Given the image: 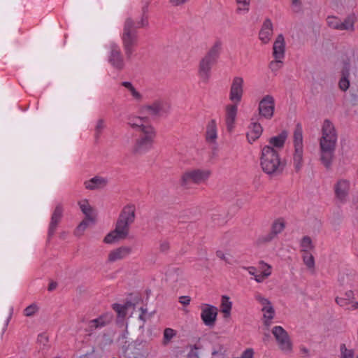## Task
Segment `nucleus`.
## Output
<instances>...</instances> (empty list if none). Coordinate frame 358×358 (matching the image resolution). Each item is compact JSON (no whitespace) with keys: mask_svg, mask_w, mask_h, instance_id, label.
Returning a JSON list of instances; mask_svg holds the SVG:
<instances>
[{"mask_svg":"<svg viewBox=\"0 0 358 358\" xmlns=\"http://www.w3.org/2000/svg\"><path fill=\"white\" fill-rule=\"evenodd\" d=\"M141 17L140 21L136 25L134 21L128 17L126 19L123 32L121 36L122 46L124 50L126 57L130 60L132 55L135 51V48L138 45V36L137 29L140 27H146L148 26V8L150 0H141Z\"/></svg>","mask_w":358,"mask_h":358,"instance_id":"f257e3e1","label":"nucleus"},{"mask_svg":"<svg viewBox=\"0 0 358 358\" xmlns=\"http://www.w3.org/2000/svg\"><path fill=\"white\" fill-rule=\"evenodd\" d=\"M135 218V206L127 204L124 206L117 220L115 229L105 236L103 242L110 244L127 238L129 232V227L134 223Z\"/></svg>","mask_w":358,"mask_h":358,"instance_id":"f03ea898","label":"nucleus"},{"mask_svg":"<svg viewBox=\"0 0 358 358\" xmlns=\"http://www.w3.org/2000/svg\"><path fill=\"white\" fill-rule=\"evenodd\" d=\"M260 166L262 171L270 176L282 173L285 164L281 161L278 152L270 145H264L261 150Z\"/></svg>","mask_w":358,"mask_h":358,"instance_id":"7ed1b4c3","label":"nucleus"},{"mask_svg":"<svg viewBox=\"0 0 358 358\" xmlns=\"http://www.w3.org/2000/svg\"><path fill=\"white\" fill-rule=\"evenodd\" d=\"M222 49V41L217 40L200 60L198 68V76L203 83H206L208 82L211 76L212 67L217 63L220 56Z\"/></svg>","mask_w":358,"mask_h":358,"instance_id":"20e7f679","label":"nucleus"},{"mask_svg":"<svg viewBox=\"0 0 358 358\" xmlns=\"http://www.w3.org/2000/svg\"><path fill=\"white\" fill-rule=\"evenodd\" d=\"M293 165L296 172H299L303 162V127L301 123H297L293 132Z\"/></svg>","mask_w":358,"mask_h":358,"instance_id":"39448f33","label":"nucleus"},{"mask_svg":"<svg viewBox=\"0 0 358 358\" xmlns=\"http://www.w3.org/2000/svg\"><path fill=\"white\" fill-rule=\"evenodd\" d=\"M139 133V136L136 141L133 151L136 154H143L152 148L156 137V131L152 126H148L143 127V131Z\"/></svg>","mask_w":358,"mask_h":358,"instance_id":"423d86ee","label":"nucleus"},{"mask_svg":"<svg viewBox=\"0 0 358 358\" xmlns=\"http://www.w3.org/2000/svg\"><path fill=\"white\" fill-rule=\"evenodd\" d=\"M210 171L201 169H192L182 173L180 185L185 189H189L192 185H199L208 178Z\"/></svg>","mask_w":358,"mask_h":358,"instance_id":"0eeeda50","label":"nucleus"},{"mask_svg":"<svg viewBox=\"0 0 358 358\" xmlns=\"http://www.w3.org/2000/svg\"><path fill=\"white\" fill-rule=\"evenodd\" d=\"M338 135L334 124L329 120H325L322 127V136L320 139V146L336 148Z\"/></svg>","mask_w":358,"mask_h":358,"instance_id":"6e6552de","label":"nucleus"},{"mask_svg":"<svg viewBox=\"0 0 358 358\" xmlns=\"http://www.w3.org/2000/svg\"><path fill=\"white\" fill-rule=\"evenodd\" d=\"M108 62L116 70L120 71L125 66V62L118 44L112 42L108 46Z\"/></svg>","mask_w":358,"mask_h":358,"instance_id":"1a4fd4ad","label":"nucleus"},{"mask_svg":"<svg viewBox=\"0 0 358 358\" xmlns=\"http://www.w3.org/2000/svg\"><path fill=\"white\" fill-rule=\"evenodd\" d=\"M279 348L284 352L288 353L292 351V343L287 332L281 326H275L272 329Z\"/></svg>","mask_w":358,"mask_h":358,"instance_id":"9d476101","label":"nucleus"},{"mask_svg":"<svg viewBox=\"0 0 358 358\" xmlns=\"http://www.w3.org/2000/svg\"><path fill=\"white\" fill-rule=\"evenodd\" d=\"M200 308L201 319L203 324L209 328L214 327L218 314L217 308L210 304L203 303Z\"/></svg>","mask_w":358,"mask_h":358,"instance_id":"9b49d317","label":"nucleus"},{"mask_svg":"<svg viewBox=\"0 0 358 358\" xmlns=\"http://www.w3.org/2000/svg\"><path fill=\"white\" fill-rule=\"evenodd\" d=\"M275 99L273 96L267 94L259 101L258 110L260 117L266 120H271L274 115Z\"/></svg>","mask_w":358,"mask_h":358,"instance_id":"f8f14e48","label":"nucleus"},{"mask_svg":"<svg viewBox=\"0 0 358 358\" xmlns=\"http://www.w3.org/2000/svg\"><path fill=\"white\" fill-rule=\"evenodd\" d=\"M243 78L236 76L233 78L229 92V99L232 102L235 103L241 102L243 94Z\"/></svg>","mask_w":358,"mask_h":358,"instance_id":"ddd939ff","label":"nucleus"},{"mask_svg":"<svg viewBox=\"0 0 358 358\" xmlns=\"http://www.w3.org/2000/svg\"><path fill=\"white\" fill-rule=\"evenodd\" d=\"M285 228V222L283 218L275 220L271 227V231L266 235L262 236L260 241L262 243H268L273 240Z\"/></svg>","mask_w":358,"mask_h":358,"instance_id":"4468645a","label":"nucleus"},{"mask_svg":"<svg viewBox=\"0 0 358 358\" xmlns=\"http://www.w3.org/2000/svg\"><path fill=\"white\" fill-rule=\"evenodd\" d=\"M350 191V181L345 179H341L334 185L336 198L342 203L347 201Z\"/></svg>","mask_w":358,"mask_h":358,"instance_id":"2eb2a0df","label":"nucleus"},{"mask_svg":"<svg viewBox=\"0 0 358 358\" xmlns=\"http://www.w3.org/2000/svg\"><path fill=\"white\" fill-rule=\"evenodd\" d=\"M169 106L168 104L163 101H155L150 105L144 106L142 108L143 113H148L152 116H157L163 113H167L169 111Z\"/></svg>","mask_w":358,"mask_h":358,"instance_id":"dca6fc26","label":"nucleus"},{"mask_svg":"<svg viewBox=\"0 0 358 358\" xmlns=\"http://www.w3.org/2000/svg\"><path fill=\"white\" fill-rule=\"evenodd\" d=\"M335 150L336 148L320 146V159L327 170L331 168Z\"/></svg>","mask_w":358,"mask_h":358,"instance_id":"f3484780","label":"nucleus"},{"mask_svg":"<svg viewBox=\"0 0 358 358\" xmlns=\"http://www.w3.org/2000/svg\"><path fill=\"white\" fill-rule=\"evenodd\" d=\"M63 215V206L61 203L56 206L52 216L48 229V237L51 238L57 229V225L61 221Z\"/></svg>","mask_w":358,"mask_h":358,"instance_id":"a211bd4d","label":"nucleus"},{"mask_svg":"<svg viewBox=\"0 0 358 358\" xmlns=\"http://www.w3.org/2000/svg\"><path fill=\"white\" fill-rule=\"evenodd\" d=\"M238 104H229L226 106V127L227 131L231 132L234 128V123L238 112Z\"/></svg>","mask_w":358,"mask_h":358,"instance_id":"6ab92c4d","label":"nucleus"},{"mask_svg":"<svg viewBox=\"0 0 358 358\" xmlns=\"http://www.w3.org/2000/svg\"><path fill=\"white\" fill-rule=\"evenodd\" d=\"M354 299V292L352 290L347 291L344 297L337 296L336 298V302L340 306L346 307L348 310H356L358 308V302L352 301Z\"/></svg>","mask_w":358,"mask_h":358,"instance_id":"aec40b11","label":"nucleus"},{"mask_svg":"<svg viewBox=\"0 0 358 358\" xmlns=\"http://www.w3.org/2000/svg\"><path fill=\"white\" fill-rule=\"evenodd\" d=\"M112 319L113 316L110 314H103L88 322V331H93L96 329L102 328L108 324L112 321Z\"/></svg>","mask_w":358,"mask_h":358,"instance_id":"412c9836","label":"nucleus"},{"mask_svg":"<svg viewBox=\"0 0 358 358\" xmlns=\"http://www.w3.org/2000/svg\"><path fill=\"white\" fill-rule=\"evenodd\" d=\"M263 127L257 122H252L248 127V131L246 134L247 140L249 143L252 144L262 134Z\"/></svg>","mask_w":358,"mask_h":358,"instance_id":"4be33fe9","label":"nucleus"},{"mask_svg":"<svg viewBox=\"0 0 358 358\" xmlns=\"http://www.w3.org/2000/svg\"><path fill=\"white\" fill-rule=\"evenodd\" d=\"M273 34V24L268 18L266 19L263 22L262 28L259 33V40L264 44L268 43Z\"/></svg>","mask_w":358,"mask_h":358,"instance_id":"5701e85b","label":"nucleus"},{"mask_svg":"<svg viewBox=\"0 0 358 358\" xmlns=\"http://www.w3.org/2000/svg\"><path fill=\"white\" fill-rule=\"evenodd\" d=\"M285 52V43L282 34H279L273 45V56L275 59H283Z\"/></svg>","mask_w":358,"mask_h":358,"instance_id":"b1692460","label":"nucleus"},{"mask_svg":"<svg viewBox=\"0 0 358 358\" xmlns=\"http://www.w3.org/2000/svg\"><path fill=\"white\" fill-rule=\"evenodd\" d=\"M131 252V248L127 246H122L110 252L108 261L115 262L126 258Z\"/></svg>","mask_w":358,"mask_h":358,"instance_id":"393cba45","label":"nucleus"},{"mask_svg":"<svg viewBox=\"0 0 358 358\" xmlns=\"http://www.w3.org/2000/svg\"><path fill=\"white\" fill-rule=\"evenodd\" d=\"M287 136V131L282 130L278 135L271 137L268 139V145L273 147V148L281 149L284 147Z\"/></svg>","mask_w":358,"mask_h":358,"instance_id":"a878e982","label":"nucleus"},{"mask_svg":"<svg viewBox=\"0 0 358 358\" xmlns=\"http://www.w3.org/2000/svg\"><path fill=\"white\" fill-rule=\"evenodd\" d=\"M217 138V123L215 120H211L206 126V141L214 143Z\"/></svg>","mask_w":358,"mask_h":358,"instance_id":"bb28decb","label":"nucleus"},{"mask_svg":"<svg viewBox=\"0 0 358 358\" xmlns=\"http://www.w3.org/2000/svg\"><path fill=\"white\" fill-rule=\"evenodd\" d=\"M107 183V180L95 176L90 179V180H87L85 182V185L86 189H94L96 188H99L103 186H105Z\"/></svg>","mask_w":358,"mask_h":358,"instance_id":"cd10ccee","label":"nucleus"},{"mask_svg":"<svg viewBox=\"0 0 358 358\" xmlns=\"http://www.w3.org/2000/svg\"><path fill=\"white\" fill-rule=\"evenodd\" d=\"M145 117H131L128 119V124L134 128L138 129L139 132L143 131V128L150 126V124H145Z\"/></svg>","mask_w":358,"mask_h":358,"instance_id":"c85d7f7f","label":"nucleus"},{"mask_svg":"<svg viewBox=\"0 0 358 358\" xmlns=\"http://www.w3.org/2000/svg\"><path fill=\"white\" fill-rule=\"evenodd\" d=\"M80 208L83 213L85 215V219L90 220L91 222L94 221V218L92 217L93 208L90 205L87 200L85 199L78 203Z\"/></svg>","mask_w":358,"mask_h":358,"instance_id":"c756f323","label":"nucleus"},{"mask_svg":"<svg viewBox=\"0 0 358 358\" xmlns=\"http://www.w3.org/2000/svg\"><path fill=\"white\" fill-rule=\"evenodd\" d=\"M262 310L264 313V324L266 327H268L271 324V320L275 316V310L273 307L270 305L268 306H264Z\"/></svg>","mask_w":358,"mask_h":358,"instance_id":"7c9ffc66","label":"nucleus"},{"mask_svg":"<svg viewBox=\"0 0 358 358\" xmlns=\"http://www.w3.org/2000/svg\"><path fill=\"white\" fill-rule=\"evenodd\" d=\"M260 264H262L264 266H266V268L264 269V271L259 273V274H256L255 275V280L257 282H262L264 280L268 278L271 274V267L266 264L264 262L261 261Z\"/></svg>","mask_w":358,"mask_h":358,"instance_id":"2f4dec72","label":"nucleus"},{"mask_svg":"<svg viewBox=\"0 0 358 358\" xmlns=\"http://www.w3.org/2000/svg\"><path fill=\"white\" fill-rule=\"evenodd\" d=\"M232 307V303L230 301V299L229 296H222V302H221V308L222 312L224 314V317H228L230 315L231 310Z\"/></svg>","mask_w":358,"mask_h":358,"instance_id":"473e14b6","label":"nucleus"},{"mask_svg":"<svg viewBox=\"0 0 358 358\" xmlns=\"http://www.w3.org/2000/svg\"><path fill=\"white\" fill-rule=\"evenodd\" d=\"M130 305V302H127L124 305L115 303L112 305V307L113 309L117 313L118 317L124 318L127 315V310Z\"/></svg>","mask_w":358,"mask_h":358,"instance_id":"72a5a7b5","label":"nucleus"},{"mask_svg":"<svg viewBox=\"0 0 358 358\" xmlns=\"http://www.w3.org/2000/svg\"><path fill=\"white\" fill-rule=\"evenodd\" d=\"M121 85L127 88L130 92L134 99L136 101H141L142 99V95L135 89L131 82L124 81L121 83Z\"/></svg>","mask_w":358,"mask_h":358,"instance_id":"f704fd0d","label":"nucleus"},{"mask_svg":"<svg viewBox=\"0 0 358 358\" xmlns=\"http://www.w3.org/2000/svg\"><path fill=\"white\" fill-rule=\"evenodd\" d=\"M300 246L301 248V251L304 252H308L310 250L313 248V245L312 240L310 236H305L302 238L300 242Z\"/></svg>","mask_w":358,"mask_h":358,"instance_id":"c9c22d12","label":"nucleus"},{"mask_svg":"<svg viewBox=\"0 0 358 358\" xmlns=\"http://www.w3.org/2000/svg\"><path fill=\"white\" fill-rule=\"evenodd\" d=\"M339 30H353L354 29V20L351 16L347 17L343 22L341 21L339 24Z\"/></svg>","mask_w":358,"mask_h":358,"instance_id":"e433bc0d","label":"nucleus"},{"mask_svg":"<svg viewBox=\"0 0 358 358\" xmlns=\"http://www.w3.org/2000/svg\"><path fill=\"white\" fill-rule=\"evenodd\" d=\"M237 4L238 5L236 12L238 13H241L242 12L243 13H248L249 10V6H250V0H236Z\"/></svg>","mask_w":358,"mask_h":358,"instance_id":"4c0bfd02","label":"nucleus"},{"mask_svg":"<svg viewBox=\"0 0 358 358\" xmlns=\"http://www.w3.org/2000/svg\"><path fill=\"white\" fill-rule=\"evenodd\" d=\"M176 332L171 328H166L164 331L163 344L167 345L170 341L176 336Z\"/></svg>","mask_w":358,"mask_h":358,"instance_id":"58836bf2","label":"nucleus"},{"mask_svg":"<svg viewBox=\"0 0 358 358\" xmlns=\"http://www.w3.org/2000/svg\"><path fill=\"white\" fill-rule=\"evenodd\" d=\"M341 358H354V350L348 349L345 344L343 343L340 345Z\"/></svg>","mask_w":358,"mask_h":358,"instance_id":"ea45409f","label":"nucleus"},{"mask_svg":"<svg viewBox=\"0 0 358 358\" xmlns=\"http://www.w3.org/2000/svg\"><path fill=\"white\" fill-rule=\"evenodd\" d=\"M282 59H275L269 63L268 68L272 72L276 73L282 67L283 62Z\"/></svg>","mask_w":358,"mask_h":358,"instance_id":"a19ab883","label":"nucleus"},{"mask_svg":"<svg viewBox=\"0 0 358 358\" xmlns=\"http://www.w3.org/2000/svg\"><path fill=\"white\" fill-rule=\"evenodd\" d=\"M303 261L306 266L308 268H314L315 267V259L314 257L310 254L308 252H305L303 255Z\"/></svg>","mask_w":358,"mask_h":358,"instance_id":"79ce46f5","label":"nucleus"},{"mask_svg":"<svg viewBox=\"0 0 358 358\" xmlns=\"http://www.w3.org/2000/svg\"><path fill=\"white\" fill-rule=\"evenodd\" d=\"M327 22L329 27L339 30L341 20L337 17L329 16L327 19Z\"/></svg>","mask_w":358,"mask_h":358,"instance_id":"37998d69","label":"nucleus"},{"mask_svg":"<svg viewBox=\"0 0 358 358\" xmlns=\"http://www.w3.org/2000/svg\"><path fill=\"white\" fill-rule=\"evenodd\" d=\"M38 310V307L36 304L32 303L29 306H28L24 310V314L27 317H31L34 315Z\"/></svg>","mask_w":358,"mask_h":358,"instance_id":"c03bdc74","label":"nucleus"},{"mask_svg":"<svg viewBox=\"0 0 358 358\" xmlns=\"http://www.w3.org/2000/svg\"><path fill=\"white\" fill-rule=\"evenodd\" d=\"M105 128V124L104 121L102 119H99L97 121L96 128H95V137L96 138H98L101 134L102 133V131Z\"/></svg>","mask_w":358,"mask_h":358,"instance_id":"a18cd8bd","label":"nucleus"},{"mask_svg":"<svg viewBox=\"0 0 358 358\" xmlns=\"http://www.w3.org/2000/svg\"><path fill=\"white\" fill-rule=\"evenodd\" d=\"M339 87L343 91H346L350 86L349 78L341 77L338 83Z\"/></svg>","mask_w":358,"mask_h":358,"instance_id":"49530a36","label":"nucleus"},{"mask_svg":"<svg viewBox=\"0 0 358 358\" xmlns=\"http://www.w3.org/2000/svg\"><path fill=\"white\" fill-rule=\"evenodd\" d=\"M255 299L259 301L262 306H268L271 305V301L268 299L264 298L262 294H257L255 296Z\"/></svg>","mask_w":358,"mask_h":358,"instance_id":"de8ad7c7","label":"nucleus"},{"mask_svg":"<svg viewBox=\"0 0 358 358\" xmlns=\"http://www.w3.org/2000/svg\"><path fill=\"white\" fill-rule=\"evenodd\" d=\"M225 354V350L223 345H220L218 349H213L212 352L213 356L220 355V358H224Z\"/></svg>","mask_w":358,"mask_h":358,"instance_id":"09e8293b","label":"nucleus"},{"mask_svg":"<svg viewBox=\"0 0 358 358\" xmlns=\"http://www.w3.org/2000/svg\"><path fill=\"white\" fill-rule=\"evenodd\" d=\"M37 341L45 347L48 345V337L45 334H41L38 336Z\"/></svg>","mask_w":358,"mask_h":358,"instance_id":"8fccbe9b","label":"nucleus"},{"mask_svg":"<svg viewBox=\"0 0 358 358\" xmlns=\"http://www.w3.org/2000/svg\"><path fill=\"white\" fill-rule=\"evenodd\" d=\"M254 354L255 352L252 348H247L242 352L241 357L238 358H253Z\"/></svg>","mask_w":358,"mask_h":358,"instance_id":"3c124183","label":"nucleus"},{"mask_svg":"<svg viewBox=\"0 0 358 358\" xmlns=\"http://www.w3.org/2000/svg\"><path fill=\"white\" fill-rule=\"evenodd\" d=\"M341 74L343 77L349 78L350 76V64L348 62H345Z\"/></svg>","mask_w":358,"mask_h":358,"instance_id":"603ef678","label":"nucleus"},{"mask_svg":"<svg viewBox=\"0 0 358 358\" xmlns=\"http://www.w3.org/2000/svg\"><path fill=\"white\" fill-rule=\"evenodd\" d=\"M91 222L90 220H88L87 219L83 220L80 224L77 227L78 231H83L87 225L89 224V222Z\"/></svg>","mask_w":358,"mask_h":358,"instance_id":"864d4df0","label":"nucleus"},{"mask_svg":"<svg viewBox=\"0 0 358 358\" xmlns=\"http://www.w3.org/2000/svg\"><path fill=\"white\" fill-rule=\"evenodd\" d=\"M189 0H169L173 6H179L187 3Z\"/></svg>","mask_w":358,"mask_h":358,"instance_id":"5fc2aeb1","label":"nucleus"},{"mask_svg":"<svg viewBox=\"0 0 358 358\" xmlns=\"http://www.w3.org/2000/svg\"><path fill=\"white\" fill-rule=\"evenodd\" d=\"M191 348H192V350L188 354V357H194L196 358H199V353L197 352H193V350H199V349H200V347L196 345H194L191 346Z\"/></svg>","mask_w":358,"mask_h":358,"instance_id":"6e6d98bb","label":"nucleus"},{"mask_svg":"<svg viewBox=\"0 0 358 358\" xmlns=\"http://www.w3.org/2000/svg\"><path fill=\"white\" fill-rule=\"evenodd\" d=\"M190 297L188 296H180V303H181L182 304L185 305V306H187L190 303Z\"/></svg>","mask_w":358,"mask_h":358,"instance_id":"4d7b16f0","label":"nucleus"},{"mask_svg":"<svg viewBox=\"0 0 358 358\" xmlns=\"http://www.w3.org/2000/svg\"><path fill=\"white\" fill-rule=\"evenodd\" d=\"M216 256H217L218 258H220V259H221L224 260L225 262H227V263L229 264V261L228 258L225 256V255L224 254V252H223L222 251H221V250H217V251L216 252Z\"/></svg>","mask_w":358,"mask_h":358,"instance_id":"13d9d810","label":"nucleus"},{"mask_svg":"<svg viewBox=\"0 0 358 358\" xmlns=\"http://www.w3.org/2000/svg\"><path fill=\"white\" fill-rule=\"evenodd\" d=\"M159 249L162 252H166L169 249V243L167 241H164L160 243Z\"/></svg>","mask_w":358,"mask_h":358,"instance_id":"bf43d9fd","label":"nucleus"},{"mask_svg":"<svg viewBox=\"0 0 358 358\" xmlns=\"http://www.w3.org/2000/svg\"><path fill=\"white\" fill-rule=\"evenodd\" d=\"M245 269L248 270V273L252 275L257 274V268L255 266L244 267Z\"/></svg>","mask_w":358,"mask_h":358,"instance_id":"052dcab7","label":"nucleus"},{"mask_svg":"<svg viewBox=\"0 0 358 358\" xmlns=\"http://www.w3.org/2000/svg\"><path fill=\"white\" fill-rule=\"evenodd\" d=\"M57 286V283L56 282L52 281L50 282L48 289L50 292L53 291L54 289H56Z\"/></svg>","mask_w":358,"mask_h":358,"instance_id":"680f3d73","label":"nucleus"},{"mask_svg":"<svg viewBox=\"0 0 358 358\" xmlns=\"http://www.w3.org/2000/svg\"><path fill=\"white\" fill-rule=\"evenodd\" d=\"M141 313L139 315V319L143 321H145V318L144 317V315L146 313L147 310L143 307L140 308Z\"/></svg>","mask_w":358,"mask_h":358,"instance_id":"e2e57ef3","label":"nucleus"},{"mask_svg":"<svg viewBox=\"0 0 358 358\" xmlns=\"http://www.w3.org/2000/svg\"><path fill=\"white\" fill-rule=\"evenodd\" d=\"M11 317H12V313H10L9 316L8 317L6 321V324H5V328L7 327L8 324V322L10 321V320L11 319Z\"/></svg>","mask_w":358,"mask_h":358,"instance_id":"0e129e2a","label":"nucleus"},{"mask_svg":"<svg viewBox=\"0 0 358 358\" xmlns=\"http://www.w3.org/2000/svg\"><path fill=\"white\" fill-rule=\"evenodd\" d=\"M292 4L294 6H301V3L299 1V0H292Z\"/></svg>","mask_w":358,"mask_h":358,"instance_id":"69168bd1","label":"nucleus"}]
</instances>
